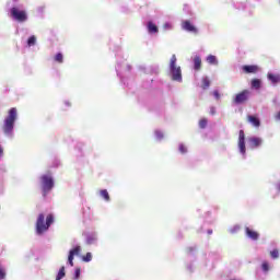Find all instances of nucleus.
I'll list each match as a JSON object with an SVG mask.
<instances>
[{"instance_id":"nucleus-1","label":"nucleus","mask_w":280,"mask_h":280,"mask_svg":"<svg viewBox=\"0 0 280 280\" xmlns=\"http://www.w3.org/2000/svg\"><path fill=\"white\" fill-rule=\"evenodd\" d=\"M52 222H54V214H48L46 217V222H45V214L39 213L36 221L37 235H43V233H46V231H49V226H51Z\"/></svg>"},{"instance_id":"nucleus-2","label":"nucleus","mask_w":280,"mask_h":280,"mask_svg":"<svg viewBox=\"0 0 280 280\" xmlns=\"http://www.w3.org/2000/svg\"><path fill=\"white\" fill-rule=\"evenodd\" d=\"M15 121H16V108L12 107L9 110V115L4 119V124L2 126V130H3L4 135H12V130H14Z\"/></svg>"},{"instance_id":"nucleus-3","label":"nucleus","mask_w":280,"mask_h":280,"mask_svg":"<svg viewBox=\"0 0 280 280\" xmlns=\"http://www.w3.org/2000/svg\"><path fill=\"white\" fill-rule=\"evenodd\" d=\"M176 55H172L170 61V71L172 73V80H174L175 82H183V72L180 70V66H176Z\"/></svg>"},{"instance_id":"nucleus-4","label":"nucleus","mask_w":280,"mask_h":280,"mask_svg":"<svg viewBox=\"0 0 280 280\" xmlns=\"http://www.w3.org/2000/svg\"><path fill=\"white\" fill-rule=\"evenodd\" d=\"M42 180V191L44 196H47L51 189H54V177L51 175H43Z\"/></svg>"},{"instance_id":"nucleus-5","label":"nucleus","mask_w":280,"mask_h":280,"mask_svg":"<svg viewBox=\"0 0 280 280\" xmlns=\"http://www.w3.org/2000/svg\"><path fill=\"white\" fill-rule=\"evenodd\" d=\"M248 100H250V90H243L234 96L233 103L236 105L246 104Z\"/></svg>"},{"instance_id":"nucleus-6","label":"nucleus","mask_w":280,"mask_h":280,"mask_svg":"<svg viewBox=\"0 0 280 280\" xmlns=\"http://www.w3.org/2000/svg\"><path fill=\"white\" fill-rule=\"evenodd\" d=\"M11 16L15 21H19V23H25V21H27V12L19 10L16 7L11 9Z\"/></svg>"},{"instance_id":"nucleus-7","label":"nucleus","mask_w":280,"mask_h":280,"mask_svg":"<svg viewBox=\"0 0 280 280\" xmlns=\"http://www.w3.org/2000/svg\"><path fill=\"white\" fill-rule=\"evenodd\" d=\"M238 148L241 154H246V136L244 135V130H240L238 132Z\"/></svg>"},{"instance_id":"nucleus-8","label":"nucleus","mask_w":280,"mask_h":280,"mask_svg":"<svg viewBox=\"0 0 280 280\" xmlns=\"http://www.w3.org/2000/svg\"><path fill=\"white\" fill-rule=\"evenodd\" d=\"M82 253V247L80 245H77L74 248L70 249L68 255V264L73 267V257H78Z\"/></svg>"},{"instance_id":"nucleus-9","label":"nucleus","mask_w":280,"mask_h":280,"mask_svg":"<svg viewBox=\"0 0 280 280\" xmlns=\"http://www.w3.org/2000/svg\"><path fill=\"white\" fill-rule=\"evenodd\" d=\"M182 27L186 32H190V34H198V28L189 20L184 21Z\"/></svg>"},{"instance_id":"nucleus-10","label":"nucleus","mask_w":280,"mask_h":280,"mask_svg":"<svg viewBox=\"0 0 280 280\" xmlns=\"http://www.w3.org/2000/svg\"><path fill=\"white\" fill-rule=\"evenodd\" d=\"M247 121L254 126V128H259L261 126V121L257 116L248 115L247 116Z\"/></svg>"},{"instance_id":"nucleus-11","label":"nucleus","mask_w":280,"mask_h":280,"mask_svg":"<svg viewBox=\"0 0 280 280\" xmlns=\"http://www.w3.org/2000/svg\"><path fill=\"white\" fill-rule=\"evenodd\" d=\"M245 233L247 237H249V240H254V241L259 240V233L250 230L249 228L245 229Z\"/></svg>"},{"instance_id":"nucleus-12","label":"nucleus","mask_w":280,"mask_h":280,"mask_svg":"<svg viewBox=\"0 0 280 280\" xmlns=\"http://www.w3.org/2000/svg\"><path fill=\"white\" fill-rule=\"evenodd\" d=\"M242 70L244 71V73H257V71H259V67L258 66H243Z\"/></svg>"},{"instance_id":"nucleus-13","label":"nucleus","mask_w":280,"mask_h":280,"mask_svg":"<svg viewBox=\"0 0 280 280\" xmlns=\"http://www.w3.org/2000/svg\"><path fill=\"white\" fill-rule=\"evenodd\" d=\"M147 28L149 34H158L159 32V26H156V24H154L152 21L148 22Z\"/></svg>"},{"instance_id":"nucleus-14","label":"nucleus","mask_w":280,"mask_h":280,"mask_svg":"<svg viewBox=\"0 0 280 280\" xmlns=\"http://www.w3.org/2000/svg\"><path fill=\"white\" fill-rule=\"evenodd\" d=\"M194 69L195 71H200V69H202V59L200 56L194 58Z\"/></svg>"},{"instance_id":"nucleus-15","label":"nucleus","mask_w":280,"mask_h":280,"mask_svg":"<svg viewBox=\"0 0 280 280\" xmlns=\"http://www.w3.org/2000/svg\"><path fill=\"white\" fill-rule=\"evenodd\" d=\"M249 143L253 148H259V145H261L262 143V140L261 138L252 137L249 138Z\"/></svg>"},{"instance_id":"nucleus-16","label":"nucleus","mask_w":280,"mask_h":280,"mask_svg":"<svg viewBox=\"0 0 280 280\" xmlns=\"http://www.w3.org/2000/svg\"><path fill=\"white\" fill-rule=\"evenodd\" d=\"M267 78L271 82V84H279L280 82V74L268 73Z\"/></svg>"},{"instance_id":"nucleus-17","label":"nucleus","mask_w":280,"mask_h":280,"mask_svg":"<svg viewBox=\"0 0 280 280\" xmlns=\"http://www.w3.org/2000/svg\"><path fill=\"white\" fill-rule=\"evenodd\" d=\"M209 86H211V81H209L208 78H203L201 83V89H203V91H207Z\"/></svg>"},{"instance_id":"nucleus-18","label":"nucleus","mask_w":280,"mask_h":280,"mask_svg":"<svg viewBox=\"0 0 280 280\" xmlns=\"http://www.w3.org/2000/svg\"><path fill=\"white\" fill-rule=\"evenodd\" d=\"M55 62H58L59 65H62V62H65V56L61 52H58L55 58H54Z\"/></svg>"},{"instance_id":"nucleus-19","label":"nucleus","mask_w":280,"mask_h":280,"mask_svg":"<svg viewBox=\"0 0 280 280\" xmlns=\"http://www.w3.org/2000/svg\"><path fill=\"white\" fill-rule=\"evenodd\" d=\"M252 89H261V80L259 79L252 80Z\"/></svg>"},{"instance_id":"nucleus-20","label":"nucleus","mask_w":280,"mask_h":280,"mask_svg":"<svg viewBox=\"0 0 280 280\" xmlns=\"http://www.w3.org/2000/svg\"><path fill=\"white\" fill-rule=\"evenodd\" d=\"M207 62H208L209 65H218V59L215 58V56L209 55V56L207 57Z\"/></svg>"},{"instance_id":"nucleus-21","label":"nucleus","mask_w":280,"mask_h":280,"mask_svg":"<svg viewBox=\"0 0 280 280\" xmlns=\"http://www.w3.org/2000/svg\"><path fill=\"white\" fill-rule=\"evenodd\" d=\"M207 124H209V120H207V118H201L199 120V128H201L202 130H205V128H207Z\"/></svg>"},{"instance_id":"nucleus-22","label":"nucleus","mask_w":280,"mask_h":280,"mask_svg":"<svg viewBox=\"0 0 280 280\" xmlns=\"http://www.w3.org/2000/svg\"><path fill=\"white\" fill-rule=\"evenodd\" d=\"M101 196L106 201L110 200V195H108V190H106V189L101 190Z\"/></svg>"},{"instance_id":"nucleus-23","label":"nucleus","mask_w":280,"mask_h":280,"mask_svg":"<svg viewBox=\"0 0 280 280\" xmlns=\"http://www.w3.org/2000/svg\"><path fill=\"white\" fill-rule=\"evenodd\" d=\"M93 259V254H91L90 252L86 253V255L82 256V261L89 262Z\"/></svg>"},{"instance_id":"nucleus-24","label":"nucleus","mask_w":280,"mask_h":280,"mask_svg":"<svg viewBox=\"0 0 280 280\" xmlns=\"http://www.w3.org/2000/svg\"><path fill=\"white\" fill-rule=\"evenodd\" d=\"M65 267H61L60 269H59V272H58V275H57V277H56V280H62L63 279V277H65Z\"/></svg>"},{"instance_id":"nucleus-25","label":"nucleus","mask_w":280,"mask_h":280,"mask_svg":"<svg viewBox=\"0 0 280 280\" xmlns=\"http://www.w3.org/2000/svg\"><path fill=\"white\" fill-rule=\"evenodd\" d=\"M27 45L28 47H33V45H36V36H31L28 39H27Z\"/></svg>"},{"instance_id":"nucleus-26","label":"nucleus","mask_w":280,"mask_h":280,"mask_svg":"<svg viewBox=\"0 0 280 280\" xmlns=\"http://www.w3.org/2000/svg\"><path fill=\"white\" fill-rule=\"evenodd\" d=\"M272 259H279V249H273L270 252Z\"/></svg>"},{"instance_id":"nucleus-27","label":"nucleus","mask_w":280,"mask_h":280,"mask_svg":"<svg viewBox=\"0 0 280 280\" xmlns=\"http://www.w3.org/2000/svg\"><path fill=\"white\" fill-rule=\"evenodd\" d=\"M5 268L0 264V280L5 279Z\"/></svg>"},{"instance_id":"nucleus-28","label":"nucleus","mask_w":280,"mask_h":280,"mask_svg":"<svg viewBox=\"0 0 280 280\" xmlns=\"http://www.w3.org/2000/svg\"><path fill=\"white\" fill-rule=\"evenodd\" d=\"M81 272H82V269L80 267H77L74 270V279H80Z\"/></svg>"},{"instance_id":"nucleus-29","label":"nucleus","mask_w":280,"mask_h":280,"mask_svg":"<svg viewBox=\"0 0 280 280\" xmlns=\"http://www.w3.org/2000/svg\"><path fill=\"white\" fill-rule=\"evenodd\" d=\"M95 240H97V236H95V234H92V236L88 237V244H94Z\"/></svg>"},{"instance_id":"nucleus-30","label":"nucleus","mask_w":280,"mask_h":280,"mask_svg":"<svg viewBox=\"0 0 280 280\" xmlns=\"http://www.w3.org/2000/svg\"><path fill=\"white\" fill-rule=\"evenodd\" d=\"M261 269L264 270V272H268L270 270V266L268 265V262L264 261L261 265Z\"/></svg>"},{"instance_id":"nucleus-31","label":"nucleus","mask_w":280,"mask_h":280,"mask_svg":"<svg viewBox=\"0 0 280 280\" xmlns=\"http://www.w3.org/2000/svg\"><path fill=\"white\" fill-rule=\"evenodd\" d=\"M179 152H180L182 154H186V152H187V147H185V144H179Z\"/></svg>"},{"instance_id":"nucleus-32","label":"nucleus","mask_w":280,"mask_h":280,"mask_svg":"<svg viewBox=\"0 0 280 280\" xmlns=\"http://www.w3.org/2000/svg\"><path fill=\"white\" fill-rule=\"evenodd\" d=\"M155 137L159 141H161V139H163V133L159 130L155 131Z\"/></svg>"},{"instance_id":"nucleus-33","label":"nucleus","mask_w":280,"mask_h":280,"mask_svg":"<svg viewBox=\"0 0 280 280\" xmlns=\"http://www.w3.org/2000/svg\"><path fill=\"white\" fill-rule=\"evenodd\" d=\"M213 96L215 97V100H220V92L218 90H214Z\"/></svg>"},{"instance_id":"nucleus-34","label":"nucleus","mask_w":280,"mask_h":280,"mask_svg":"<svg viewBox=\"0 0 280 280\" xmlns=\"http://www.w3.org/2000/svg\"><path fill=\"white\" fill-rule=\"evenodd\" d=\"M0 156H3V148L0 145Z\"/></svg>"},{"instance_id":"nucleus-35","label":"nucleus","mask_w":280,"mask_h":280,"mask_svg":"<svg viewBox=\"0 0 280 280\" xmlns=\"http://www.w3.org/2000/svg\"><path fill=\"white\" fill-rule=\"evenodd\" d=\"M211 115H215V108L214 107L211 108Z\"/></svg>"},{"instance_id":"nucleus-36","label":"nucleus","mask_w":280,"mask_h":280,"mask_svg":"<svg viewBox=\"0 0 280 280\" xmlns=\"http://www.w3.org/2000/svg\"><path fill=\"white\" fill-rule=\"evenodd\" d=\"M276 189H277L278 191H280V183H278V184L276 185Z\"/></svg>"},{"instance_id":"nucleus-37","label":"nucleus","mask_w":280,"mask_h":280,"mask_svg":"<svg viewBox=\"0 0 280 280\" xmlns=\"http://www.w3.org/2000/svg\"><path fill=\"white\" fill-rule=\"evenodd\" d=\"M165 27H170V24H165Z\"/></svg>"},{"instance_id":"nucleus-38","label":"nucleus","mask_w":280,"mask_h":280,"mask_svg":"<svg viewBox=\"0 0 280 280\" xmlns=\"http://www.w3.org/2000/svg\"><path fill=\"white\" fill-rule=\"evenodd\" d=\"M209 233H213V231H209Z\"/></svg>"}]
</instances>
